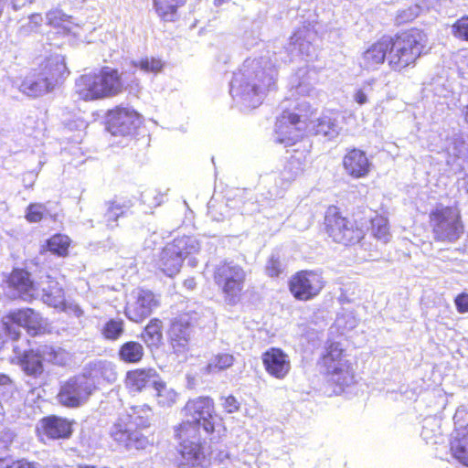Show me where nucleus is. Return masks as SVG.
<instances>
[{
    "mask_svg": "<svg viewBox=\"0 0 468 468\" xmlns=\"http://www.w3.org/2000/svg\"><path fill=\"white\" fill-rule=\"evenodd\" d=\"M276 76V65L270 58L246 59L233 74L229 92L245 108H256L262 103L266 91L275 86Z\"/></svg>",
    "mask_w": 468,
    "mask_h": 468,
    "instance_id": "obj_1",
    "label": "nucleus"
},
{
    "mask_svg": "<svg viewBox=\"0 0 468 468\" xmlns=\"http://www.w3.org/2000/svg\"><path fill=\"white\" fill-rule=\"evenodd\" d=\"M124 82L117 69L104 67L97 73L80 76L75 84V92L80 99L94 101L120 94Z\"/></svg>",
    "mask_w": 468,
    "mask_h": 468,
    "instance_id": "obj_2",
    "label": "nucleus"
},
{
    "mask_svg": "<svg viewBox=\"0 0 468 468\" xmlns=\"http://www.w3.org/2000/svg\"><path fill=\"white\" fill-rule=\"evenodd\" d=\"M427 40V35L416 28L389 37L388 61L390 68L394 70H401L413 65L426 47Z\"/></svg>",
    "mask_w": 468,
    "mask_h": 468,
    "instance_id": "obj_3",
    "label": "nucleus"
},
{
    "mask_svg": "<svg viewBox=\"0 0 468 468\" xmlns=\"http://www.w3.org/2000/svg\"><path fill=\"white\" fill-rule=\"evenodd\" d=\"M148 424V419L140 416L137 407H133L131 412L119 415L110 429V436L127 451L143 450L149 445V440L138 427H146Z\"/></svg>",
    "mask_w": 468,
    "mask_h": 468,
    "instance_id": "obj_4",
    "label": "nucleus"
},
{
    "mask_svg": "<svg viewBox=\"0 0 468 468\" xmlns=\"http://www.w3.org/2000/svg\"><path fill=\"white\" fill-rule=\"evenodd\" d=\"M186 420L175 430L191 434L209 436L215 431L217 416L214 413L213 400L207 397H199L189 400L185 408Z\"/></svg>",
    "mask_w": 468,
    "mask_h": 468,
    "instance_id": "obj_5",
    "label": "nucleus"
},
{
    "mask_svg": "<svg viewBox=\"0 0 468 468\" xmlns=\"http://www.w3.org/2000/svg\"><path fill=\"white\" fill-rule=\"evenodd\" d=\"M12 348L23 371L33 377L43 373V362L64 366L69 361V353L61 347L53 346H40L36 350L22 348L19 345L12 343Z\"/></svg>",
    "mask_w": 468,
    "mask_h": 468,
    "instance_id": "obj_6",
    "label": "nucleus"
},
{
    "mask_svg": "<svg viewBox=\"0 0 468 468\" xmlns=\"http://www.w3.org/2000/svg\"><path fill=\"white\" fill-rule=\"evenodd\" d=\"M282 102V113L277 118L275 123V140L285 146L296 144L307 132L308 112L311 105L308 101L298 103L296 110L299 112H291Z\"/></svg>",
    "mask_w": 468,
    "mask_h": 468,
    "instance_id": "obj_7",
    "label": "nucleus"
},
{
    "mask_svg": "<svg viewBox=\"0 0 468 468\" xmlns=\"http://www.w3.org/2000/svg\"><path fill=\"white\" fill-rule=\"evenodd\" d=\"M247 272L233 261H224L214 270V282L220 289L224 302L229 305L237 304L241 298Z\"/></svg>",
    "mask_w": 468,
    "mask_h": 468,
    "instance_id": "obj_8",
    "label": "nucleus"
},
{
    "mask_svg": "<svg viewBox=\"0 0 468 468\" xmlns=\"http://www.w3.org/2000/svg\"><path fill=\"white\" fill-rule=\"evenodd\" d=\"M200 250L199 241L192 236L176 238L168 243L160 253L158 268L168 277L176 275L182 267L184 259L197 253Z\"/></svg>",
    "mask_w": 468,
    "mask_h": 468,
    "instance_id": "obj_9",
    "label": "nucleus"
},
{
    "mask_svg": "<svg viewBox=\"0 0 468 468\" xmlns=\"http://www.w3.org/2000/svg\"><path fill=\"white\" fill-rule=\"evenodd\" d=\"M345 350L340 343L333 342L325 347L321 365L330 380L338 386H350L354 383V372L345 358Z\"/></svg>",
    "mask_w": 468,
    "mask_h": 468,
    "instance_id": "obj_10",
    "label": "nucleus"
},
{
    "mask_svg": "<svg viewBox=\"0 0 468 468\" xmlns=\"http://www.w3.org/2000/svg\"><path fill=\"white\" fill-rule=\"evenodd\" d=\"M324 224L326 232L337 243L355 244L364 236L363 230L347 218L342 217L335 207H330L326 210Z\"/></svg>",
    "mask_w": 468,
    "mask_h": 468,
    "instance_id": "obj_11",
    "label": "nucleus"
},
{
    "mask_svg": "<svg viewBox=\"0 0 468 468\" xmlns=\"http://www.w3.org/2000/svg\"><path fill=\"white\" fill-rule=\"evenodd\" d=\"M175 437L179 442V468H206L209 464L201 446L202 435L197 434V438H194L191 434L175 430Z\"/></svg>",
    "mask_w": 468,
    "mask_h": 468,
    "instance_id": "obj_12",
    "label": "nucleus"
},
{
    "mask_svg": "<svg viewBox=\"0 0 468 468\" xmlns=\"http://www.w3.org/2000/svg\"><path fill=\"white\" fill-rule=\"evenodd\" d=\"M44 326L40 314L33 309H20L14 311L3 319V330L13 341H16L20 335V328H27L28 333L37 335Z\"/></svg>",
    "mask_w": 468,
    "mask_h": 468,
    "instance_id": "obj_13",
    "label": "nucleus"
},
{
    "mask_svg": "<svg viewBox=\"0 0 468 468\" xmlns=\"http://www.w3.org/2000/svg\"><path fill=\"white\" fill-rule=\"evenodd\" d=\"M431 222L435 238L439 240L455 241L463 231L459 214L452 207L437 208L431 214Z\"/></svg>",
    "mask_w": 468,
    "mask_h": 468,
    "instance_id": "obj_14",
    "label": "nucleus"
},
{
    "mask_svg": "<svg viewBox=\"0 0 468 468\" xmlns=\"http://www.w3.org/2000/svg\"><path fill=\"white\" fill-rule=\"evenodd\" d=\"M94 390V383L83 374L70 378L60 388L58 401L70 408L83 404Z\"/></svg>",
    "mask_w": 468,
    "mask_h": 468,
    "instance_id": "obj_15",
    "label": "nucleus"
},
{
    "mask_svg": "<svg viewBox=\"0 0 468 468\" xmlns=\"http://www.w3.org/2000/svg\"><path fill=\"white\" fill-rule=\"evenodd\" d=\"M324 283L320 273L314 271H301L291 277L289 289L297 300L309 301L320 293Z\"/></svg>",
    "mask_w": 468,
    "mask_h": 468,
    "instance_id": "obj_16",
    "label": "nucleus"
},
{
    "mask_svg": "<svg viewBox=\"0 0 468 468\" xmlns=\"http://www.w3.org/2000/svg\"><path fill=\"white\" fill-rule=\"evenodd\" d=\"M159 305V300L148 290H134L127 301L125 307L126 317L135 323L147 318Z\"/></svg>",
    "mask_w": 468,
    "mask_h": 468,
    "instance_id": "obj_17",
    "label": "nucleus"
},
{
    "mask_svg": "<svg viewBox=\"0 0 468 468\" xmlns=\"http://www.w3.org/2000/svg\"><path fill=\"white\" fill-rule=\"evenodd\" d=\"M310 147L309 144L302 143L297 148L293 149L292 154L275 180V184L279 187L282 189L287 188L292 182L303 173Z\"/></svg>",
    "mask_w": 468,
    "mask_h": 468,
    "instance_id": "obj_18",
    "label": "nucleus"
},
{
    "mask_svg": "<svg viewBox=\"0 0 468 468\" xmlns=\"http://www.w3.org/2000/svg\"><path fill=\"white\" fill-rule=\"evenodd\" d=\"M140 124V115L132 109L117 108L108 116V131L115 136L131 134Z\"/></svg>",
    "mask_w": 468,
    "mask_h": 468,
    "instance_id": "obj_19",
    "label": "nucleus"
},
{
    "mask_svg": "<svg viewBox=\"0 0 468 468\" xmlns=\"http://www.w3.org/2000/svg\"><path fill=\"white\" fill-rule=\"evenodd\" d=\"M195 320L189 314H182L172 321L169 338L175 353L183 354L186 351Z\"/></svg>",
    "mask_w": 468,
    "mask_h": 468,
    "instance_id": "obj_20",
    "label": "nucleus"
},
{
    "mask_svg": "<svg viewBox=\"0 0 468 468\" xmlns=\"http://www.w3.org/2000/svg\"><path fill=\"white\" fill-rule=\"evenodd\" d=\"M265 370L271 377L283 379L291 370V361L282 349L271 347L261 356Z\"/></svg>",
    "mask_w": 468,
    "mask_h": 468,
    "instance_id": "obj_21",
    "label": "nucleus"
},
{
    "mask_svg": "<svg viewBox=\"0 0 468 468\" xmlns=\"http://www.w3.org/2000/svg\"><path fill=\"white\" fill-rule=\"evenodd\" d=\"M9 288L15 291L13 297H19L24 301H31L39 295L37 288L30 279L28 271L15 269L8 278Z\"/></svg>",
    "mask_w": 468,
    "mask_h": 468,
    "instance_id": "obj_22",
    "label": "nucleus"
},
{
    "mask_svg": "<svg viewBox=\"0 0 468 468\" xmlns=\"http://www.w3.org/2000/svg\"><path fill=\"white\" fill-rule=\"evenodd\" d=\"M389 37H384L370 45L362 54L360 66L367 70L377 69L388 58Z\"/></svg>",
    "mask_w": 468,
    "mask_h": 468,
    "instance_id": "obj_23",
    "label": "nucleus"
},
{
    "mask_svg": "<svg viewBox=\"0 0 468 468\" xmlns=\"http://www.w3.org/2000/svg\"><path fill=\"white\" fill-rule=\"evenodd\" d=\"M82 374L94 383V389L103 382L113 383L117 379L115 365L107 360L90 363Z\"/></svg>",
    "mask_w": 468,
    "mask_h": 468,
    "instance_id": "obj_24",
    "label": "nucleus"
},
{
    "mask_svg": "<svg viewBox=\"0 0 468 468\" xmlns=\"http://www.w3.org/2000/svg\"><path fill=\"white\" fill-rule=\"evenodd\" d=\"M343 165L347 175L361 178L367 176L371 164L364 151L354 148L344 156Z\"/></svg>",
    "mask_w": 468,
    "mask_h": 468,
    "instance_id": "obj_25",
    "label": "nucleus"
},
{
    "mask_svg": "<svg viewBox=\"0 0 468 468\" xmlns=\"http://www.w3.org/2000/svg\"><path fill=\"white\" fill-rule=\"evenodd\" d=\"M307 132L314 134H321L328 139L335 138L341 130L337 114L327 112L315 120L307 122Z\"/></svg>",
    "mask_w": 468,
    "mask_h": 468,
    "instance_id": "obj_26",
    "label": "nucleus"
},
{
    "mask_svg": "<svg viewBox=\"0 0 468 468\" xmlns=\"http://www.w3.org/2000/svg\"><path fill=\"white\" fill-rule=\"evenodd\" d=\"M160 376L154 368H137L126 374L125 386L131 392H141L144 388L154 387Z\"/></svg>",
    "mask_w": 468,
    "mask_h": 468,
    "instance_id": "obj_27",
    "label": "nucleus"
},
{
    "mask_svg": "<svg viewBox=\"0 0 468 468\" xmlns=\"http://www.w3.org/2000/svg\"><path fill=\"white\" fill-rule=\"evenodd\" d=\"M48 82L55 87L58 81L69 74L65 64V58L61 55H52L41 65L39 71Z\"/></svg>",
    "mask_w": 468,
    "mask_h": 468,
    "instance_id": "obj_28",
    "label": "nucleus"
},
{
    "mask_svg": "<svg viewBox=\"0 0 468 468\" xmlns=\"http://www.w3.org/2000/svg\"><path fill=\"white\" fill-rule=\"evenodd\" d=\"M45 435L50 439H67L72 433L71 422L57 416H49L41 420Z\"/></svg>",
    "mask_w": 468,
    "mask_h": 468,
    "instance_id": "obj_29",
    "label": "nucleus"
},
{
    "mask_svg": "<svg viewBox=\"0 0 468 468\" xmlns=\"http://www.w3.org/2000/svg\"><path fill=\"white\" fill-rule=\"evenodd\" d=\"M54 88L40 73H32L25 78L20 90L29 97H37L52 90Z\"/></svg>",
    "mask_w": 468,
    "mask_h": 468,
    "instance_id": "obj_30",
    "label": "nucleus"
},
{
    "mask_svg": "<svg viewBox=\"0 0 468 468\" xmlns=\"http://www.w3.org/2000/svg\"><path fill=\"white\" fill-rule=\"evenodd\" d=\"M43 303L52 307H59L65 301L64 290L59 282L50 276H47V280L42 282Z\"/></svg>",
    "mask_w": 468,
    "mask_h": 468,
    "instance_id": "obj_31",
    "label": "nucleus"
},
{
    "mask_svg": "<svg viewBox=\"0 0 468 468\" xmlns=\"http://www.w3.org/2000/svg\"><path fill=\"white\" fill-rule=\"evenodd\" d=\"M186 0H153L158 16L165 22H174L178 18V9Z\"/></svg>",
    "mask_w": 468,
    "mask_h": 468,
    "instance_id": "obj_32",
    "label": "nucleus"
},
{
    "mask_svg": "<svg viewBox=\"0 0 468 468\" xmlns=\"http://www.w3.org/2000/svg\"><path fill=\"white\" fill-rule=\"evenodd\" d=\"M451 452L460 463L468 466V425L456 432L451 441Z\"/></svg>",
    "mask_w": 468,
    "mask_h": 468,
    "instance_id": "obj_33",
    "label": "nucleus"
},
{
    "mask_svg": "<svg viewBox=\"0 0 468 468\" xmlns=\"http://www.w3.org/2000/svg\"><path fill=\"white\" fill-rule=\"evenodd\" d=\"M144 355V348L142 344L136 341L123 343L118 350V357L121 361L129 364L139 363Z\"/></svg>",
    "mask_w": 468,
    "mask_h": 468,
    "instance_id": "obj_34",
    "label": "nucleus"
},
{
    "mask_svg": "<svg viewBox=\"0 0 468 468\" xmlns=\"http://www.w3.org/2000/svg\"><path fill=\"white\" fill-rule=\"evenodd\" d=\"M305 34L306 31L304 29H300L291 37L287 50L292 56L301 55L309 57L311 55L313 47L310 41L306 39Z\"/></svg>",
    "mask_w": 468,
    "mask_h": 468,
    "instance_id": "obj_35",
    "label": "nucleus"
},
{
    "mask_svg": "<svg viewBox=\"0 0 468 468\" xmlns=\"http://www.w3.org/2000/svg\"><path fill=\"white\" fill-rule=\"evenodd\" d=\"M131 66L133 69H140L144 73H151L156 75L163 70L165 62L159 58L146 56L138 59L132 60Z\"/></svg>",
    "mask_w": 468,
    "mask_h": 468,
    "instance_id": "obj_36",
    "label": "nucleus"
},
{
    "mask_svg": "<svg viewBox=\"0 0 468 468\" xmlns=\"http://www.w3.org/2000/svg\"><path fill=\"white\" fill-rule=\"evenodd\" d=\"M142 338L149 347L158 346L163 339L162 322L152 319L142 333Z\"/></svg>",
    "mask_w": 468,
    "mask_h": 468,
    "instance_id": "obj_37",
    "label": "nucleus"
},
{
    "mask_svg": "<svg viewBox=\"0 0 468 468\" xmlns=\"http://www.w3.org/2000/svg\"><path fill=\"white\" fill-rule=\"evenodd\" d=\"M235 361L233 355L229 353H218L208 361L205 370L208 374L218 373L229 368Z\"/></svg>",
    "mask_w": 468,
    "mask_h": 468,
    "instance_id": "obj_38",
    "label": "nucleus"
},
{
    "mask_svg": "<svg viewBox=\"0 0 468 468\" xmlns=\"http://www.w3.org/2000/svg\"><path fill=\"white\" fill-rule=\"evenodd\" d=\"M124 333V321L122 318H112L101 327V334L108 341H117Z\"/></svg>",
    "mask_w": 468,
    "mask_h": 468,
    "instance_id": "obj_39",
    "label": "nucleus"
},
{
    "mask_svg": "<svg viewBox=\"0 0 468 468\" xmlns=\"http://www.w3.org/2000/svg\"><path fill=\"white\" fill-rule=\"evenodd\" d=\"M155 390V397L157 403L162 407H171L176 399V392L167 387L161 378H158L157 382L154 387Z\"/></svg>",
    "mask_w": 468,
    "mask_h": 468,
    "instance_id": "obj_40",
    "label": "nucleus"
},
{
    "mask_svg": "<svg viewBox=\"0 0 468 468\" xmlns=\"http://www.w3.org/2000/svg\"><path fill=\"white\" fill-rule=\"evenodd\" d=\"M70 239L68 236L57 234L47 240L48 250L60 257L68 254Z\"/></svg>",
    "mask_w": 468,
    "mask_h": 468,
    "instance_id": "obj_41",
    "label": "nucleus"
},
{
    "mask_svg": "<svg viewBox=\"0 0 468 468\" xmlns=\"http://www.w3.org/2000/svg\"><path fill=\"white\" fill-rule=\"evenodd\" d=\"M372 234L378 239L387 243L389 240L390 233L388 219L383 217H377L371 221Z\"/></svg>",
    "mask_w": 468,
    "mask_h": 468,
    "instance_id": "obj_42",
    "label": "nucleus"
},
{
    "mask_svg": "<svg viewBox=\"0 0 468 468\" xmlns=\"http://www.w3.org/2000/svg\"><path fill=\"white\" fill-rule=\"evenodd\" d=\"M124 214L125 210L123 207L115 203H110L104 215L107 226L109 228H114L116 226L115 222L117 219Z\"/></svg>",
    "mask_w": 468,
    "mask_h": 468,
    "instance_id": "obj_43",
    "label": "nucleus"
},
{
    "mask_svg": "<svg viewBox=\"0 0 468 468\" xmlns=\"http://www.w3.org/2000/svg\"><path fill=\"white\" fill-rule=\"evenodd\" d=\"M418 16H420V7L411 5L398 12L396 23L398 25L405 24L414 20Z\"/></svg>",
    "mask_w": 468,
    "mask_h": 468,
    "instance_id": "obj_44",
    "label": "nucleus"
},
{
    "mask_svg": "<svg viewBox=\"0 0 468 468\" xmlns=\"http://www.w3.org/2000/svg\"><path fill=\"white\" fill-rule=\"evenodd\" d=\"M44 206L41 204H31L27 209L26 218L29 222H39L43 218Z\"/></svg>",
    "mask_w": 468,
    "mask_h": 468,
    "instance_id": "obj_45",
    "label": "nucleus"
},
{
    "mask_svg": "<svg viewBox=\"0 0 468 468\" xmlns=\"http://www.w3.org/2000/svg\"><path fill=\"white\" fill-rule=\"evenodd\" d=\"M452 34L461 39L468 40V16L462 17L452 26Z\"/></svg>",
    "mask_w": 468,
    "mask_h": 468,
    "instance_id": "obj_46",
    "label": "nucleus"
},
{
    "mask_svg": "<svg viewBox=\"0 0 468 468\" xmlns=\"http://www.w3.org/2000/svg\"><path fill=\"white\" fill-rule=\"evenodd\" d=\"M282 264L278 257L271 256L267 262L266 271L271 277H277L282 272Z\"/></svg>",
    "mask_w": 468,
    "mask_h": 468,
    "instance_id": "obj_47",
    "label": "nucleus"
},
{
    "mask_svg": "<svg viewBox=\"0 0 468 468\" xmlns=\"http://www.w3.org/2000/svg\"><path fill=\"white\" fill-rule=\"evenodd\" d=\"M66 15L60 10H52L47 13L46 19L48 25L53 27H61L65 21Z\"/></svg>",
    "mask_w": 468,
    "mask_h": 468,
    "instance_id": "obj_48",
    "label": "nucleus"
},
{
    "mask_svg": "<svg viewBox=\"0 0 468 468\" xmlns=\"http://www.w3.org/2000/svg\"><path fill=\"white\" fill-rule=\"evenodd\" d=\"M222 406L228 413H233L239 410V403L234 396L224 398Z\"/></svg>",
    "mask_w": 468,
    "mask_h": 468,
    "instance_id": "obj_49",
    "label": "nucleus"
},
{
    "mask_svg": "<svg viewBox=\"0 0 468 468\" xmlns=\"http://www.w3.org/2000/svg\"><path fill=\"white\" fill-rule=\"evenodd\" d=\"M455 305L459 313L468 312V294L462 293L455 298Z\"/></svg>",
    "mask_w": 468,
    "mask_h": 468,
    "instance_id": "obj_50",
    "label": "nucleus"
},
{
    "mask_svg": "<svg viewBox=\"0 0 468 468\" xmlns=\"http://www.w3.org/2000/svg\"><path fill=\"white\" fill-rule=\"evenodd\" d=\"M314 92V89L312 87V85L304 81L299 82L295 87V93L302 96H312Z\"/></svg>",
    "mask_w": 468,
    "mask_h": 468,
    "instance_id": "obj_51",
    "label": "nucleus"
},
{
    "mask_svg": "<svg viewBox=\"0 0 468 468\" xmlns=\"http://www.w3.org/2000/svg\"><path fill=\"white\" fill-rule=\"evenodd\" d=\"M438 4V0H417L415 6L420 7V15L423 12H427L431 8H434Z\"/></svg>",
    "mask_w": 468,
    "mask_h": 468,
    "instance_id": "obj_52",
    "label": "nucleus"
},
{
    "mask_svg": "<svg viewBox=\"0 0 468 468\" xmlns=\"http://www.w3.org/2000/svg\"><path fill=\"white\" fill-rule=\"evenodd\" d=\"M42 21L43 17L40 14H32L29 16L28 24L29 27H33L35 29H37L42 24Z\"/></svg>",
    "mask_w": 468,
    "mask_h": 468,
    "instance_id": "obj_53",
    "label": "nucleus"
},
{
    "mask_svg": "<svg viewBox=\"0 0 468 468\" xmlns=\"http://www.w3.org/2000/svg\"><path fill=\"white\" fill-rule=\"evenodd\" d=\"M354 99L360 105H363L367 102V95L363 89L358 90L355 93Z\"/></svg>",
    "mask_w": 468,
    "mask_h": 468,
    "instance_id": "obj_54",
    "label": "nucleus"
},
{
    "mask_svg": "<svg viewBox=\"0 0 468 468\" xmlns=\"http://www.w3.org/2000/svg\"><path fill=\"white\" fill-rule=\"evenodd\" d=\"M5 468H35L33 463H28L27 461L21 460L12 463L10 465H7Z\"/></svg>",
    "mask_w": 468,
    "mask_h": 468,
    "instance_id": "obj_55",
    "label": "nucleus"
},
{
    "mask_svg": "<svg viewBox=\"0 0 468 468\" xmlns=\"http://www.w3.org/2000/svg\"><path fill=\"white\" fill-rule=\"evenodd\" d=\"M28 0H12L11 5L15 11L22 9L27 3Z\"/></svg>",
    "mask_w": 468,
    "mask_h": 468,
    "instance_id": "obj_56",
    "label": "nucleus"
},
{
    "mask_svg": "<svg viewBox=\"0 0 468 468\" xmlns=\"http://www.w3.org/2000/svg\"><path fill=\"white\" fill-rule=\"evenodd\" d=\"M35 30L36 29L33 27H29V24L27 23V25L20 27L18 33L22 36H27L28 34H30L32 31H35Z\"/></svg>",
    "mask_w": 468,
    "mask_h": 468,
    "instance_id": "obj_57",
    "label": "nucleus"
},
{
    "mask_svg": "<svg viewBox=\"0 0 468 468\" xmlns=\"http://www.w3.org/2000/svg\"><path fill=\"white\" fill-rule=\"evenodd\" d=\"M196 284L194 278H189L184 281V286L188 290H193L196 287Z\"/></svg>",
    "mask_w": 468,
    "mask_h": 468,
    "instance_id": "obj_58",
    "label": "nucleus"
},
{
    "mask_svg": "<svg viewBox=\"0 0 468 468\" xmlns=\"http://www.w3.org/2000/svg\"><path fill=\"white\" fill-rule=\"evenodd\" d=\"M11 385V380L8 376L0 374V387H5Z\"/></svg>",
    "mask_w": 468,
    "mask_h": 468,
    "instance_id": "obj_59",
    "label": "nucleus"
},
{
    "mask_svg": "<svg viewBox=\"0 0 468 468\" xmlns=\"http://www.w3.org/2000/svg\"><path fill=\"white\" fill-rule=\"evenodd\" d=\"M462 112H463V116L464 118V121L468 123V104L465 107H463Z\"/></svg>",
    "mask_w": 468,
    "mask_h": 468,
    "instance_id": "obj_60",
    "label": "nucleus"
},
{
    "mask_svg": "<svg viewBox=\"0 0 468 468\" xmlns=\"http://www.w3.org/2000/svg\"><path fill=\"white\" fill-rule=\"evenodd\" d=\"M467 154H468V148L463 145V149L460 151L458 156L465 157L467 155Z\"/></svg>",
    "mask_w": 468,
    "mask_h": 468,
    "instance_id": "obj_61",
    "label": "nucleus"
},
{
    "mask_svg": "<svg viewBox=\"0 0 468 468\" xmlns=\"http://www.w3.org/2000/svg\"><path fill=\"white\" fill-rule=\"evenodd\" d=\"M6 0H0V17L2 16L3 11L5 6Z\"/></svg>",
    "mask_w": 468,
    "mask_h": 468,
    "instance_id": "obj_62",
    "label": "nucleus"
},
{
    "mask_svg": "<svg viewBox=\"0 0 468 468\" xmlns=\"http://www.w3.org/2000/svg\"><path fill=\"white\" fill-rule=\"evenodd\" d=\"M224 1L225 0H215L214 4H215V5L219 6L224 3Z\"/></svg>",
    "mask_w": 468,
    "mask_h": 468,
    "instance_id": "obj_63",
    "label": "nucleus"
},
{
    "mask_svg": "<svg viewBox=\"0 0 468 468\" xmlns=\"http://www.w3.org/2000/svg\"><path fill=\"white\" fill-rule=\"evenodd\" d=\"M132 88H133V85H134L135 88H138L139 87V81L138 80H133L132 81V84H129Z\"/></svg>",
    "mask_w": 468,
    "mask_h": 468,
    "instance_id": "obj_64",
    "label": "nucleus"
}]
</instances>
